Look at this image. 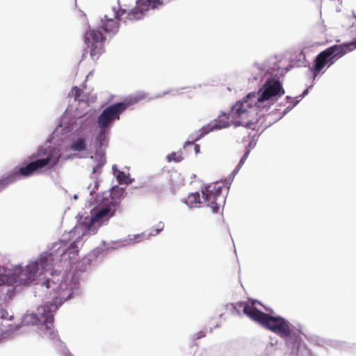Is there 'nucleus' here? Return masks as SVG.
I'll use <instances>...</instances> for the list:
<instances>
[{"label": "nucleus", "instance_id": "nucleus-2", "mask_svg": "<svg viewBox=\"0 0 356 356\" xmlns=\"http://www.w3.org/2000/svg\"><path fill=\"white\" fill-rule=\"evenodd\" d=\"M54 264L55 254L45 252L41 254L37 260L31 261L24 269H21L17 273L0 274V287L13 284H37L39 281L42 283L47 277L43 279L41 277L51 270Z\"/></svg>", "mask_w": 356, "mask_h": 356}, {"label": "nucleus", "instance_id": "nucleus-19", "mask_svg": "<svg viewBox=\"0 0 356 356\" xmlns=\"http://www.w3.org/2000/svg\"><path fill=\"white\" fill-rule=\"evenodd\" d=\"M167 159L169 162H180L183 160V156L181 152H172L168 155Z\"/></svg>", "mask_w": 356, "mask_h": 356}, {"label": "nucleus", "instance_id": "nucleus-22", "mask_svg": "<svg viewBox=\"0 0 356 356\" xmlns=\"http://www.w3.org/2000/svg\"><path fill=\"white\" fill-rule=\"evenodd\" d=\"M12 184L10 182V179H8V175L6 177H3L0 180V191H1L3 188L8 186L9 184Z\"/></svg>", "mask_w": 356, "mask_h": 356}, {"label": "nucleus", "instance_id": "nucleus-11", "mask_svg": "<svg viewBox=\"0 0 356 356\" xmlns=\"http://www.w3.org/2000/svg\"><path fill=\"white\" fill-rule=\"evenodd\" d=\"M51 277H46L42 282V286H45L47 289H52L56 293H60L62 291H65L69 289L71 291V287H70V283L67 282V280L63 277L60 283V273L57 271H52L50 273Z\"/></svg>", "mask_w": 356, "mask_h": 356}, {"label": "nucleus", "instance_id": "nucleus-8", "mask_svg": "<svg viewBox=\"0 0 356 356\" xmlns=\"http://www.w3.org/2000/svg\"><path fill=\"white\" fill-rule=\"evenodd\" d=\"M223 186L218 183L211 184L202 190V198L206 204L213 212H218L225 202V197L222 193Z\"/></svg>", "mask_w": 356, "mask_h": 356}, {"label": "nucleus", "instance_id": "nucleus-16", "mask_svg": "<svg viewBox=\"0 0 356 356\" xmlns=\"http://www.w3.org/2000/svg\"><path fill=\"white\" fill-rule=\"evenodd\" d=\"M70 149L73 151L81 152L86 149V143L83 138H78L74 140L71 144Z\"/></svg>", "mask_w": 356, "mask_h": 356}, {"label": "nucleus", "instance_id": "nucleus-26", "mask_svg": "<svg viewBox=\"0 0 356 356\" xmlns=\"http://www.w3.org/2000/svg\"><path fill=\"white\" fill-rule=\"evenodd\" d=\"M286 99L287 102H290V103L293 101V98H291V97H289V96L286 97Z\"/></svg>", "mask_w": 356, "mask_h": 356}, {"label": "nucleus", "instance_id": "nucleus-10", "mask_svg": "<svg viewBox=\"0 0 356 356\" xmlns=\"http://www.w3.org/2000/svg\"><path fill=\"white\" fill-rule=\"evenodd\" d=\"M163 5L161 0H137L136 6L127 13V19L131 21L143 19L149 9L158 8Z\"/></svg>", "mask_w": 356, "mask_h": 356}, {"label": "nucleus", "instance_id": "nucleus-17", "mask_svg": "<svg viewBox=\"0 0 356 356\" xmlns=\"http://www.w3.org/2000/svg\"><path fill=\"white\" fill-rule=\"evenodd\" d=\"M187 202L192 207H200V204H202L200 195L198 193H194L189 195Z\"/></svg>", "mask_w": 356, "mask_h": 356}, {"label": "nucleus", "instance_id": "nucleus-15", "mask_svg": "<svg viewBox=\"0 0 356 356\" xmlns=\"http://www.w3.org/2000/svg\"><path fill=\"white\" fill-rule=\"evenodd\" d=\"M79 250L75 242L70 244L67 249L58 250L57 254H59L60 257L68 254L69 259H75L78 255Z\"/></svg>", "mask_w": 356, "mask_h": 356}, {"label": "nucleus", "instance_id": "nucleus-12", "mask_svg": "<svg viewBox=\"0 0 356 356\" xmlns=\"http://www.w3.org/2000/svg\"><path fill=\"white\" fill-rule=\"evenodd\" d=\"M115 211V204L113 202L108 204L106 207L99 209L91 218L88 224V230L95 232L97 227L95 225H100L101 222L111 217Z\"/></svg>", "mask_w": 356, "mask_h": 356}, {"label": "nucleus", "instance_id": "nucleus-18", "mask_svg": "<svg viewBox=\"0 0 356 356\" xmlns=\"http://www.w3.org/2000/svg\"><path fill=\"white\" fill-rule=\"evenodd\" d=\"M100 129H101V130H100L99 133L98 134L96 139L99 143V147H102L104 144V142L106 140L107 131L106 130V128H100Z\"/></svg>", "mask_w": 356, "mask_h": 356}, {"label": "nucleus", "instance_id": "nucleus-24", "mask_svg": "<svg viewBox=\"0 0 356 356\" xmlns=\"http://www.w3.org/2000/svg\"><path fill=\"white\" fill-rule=\"evenodd\" d=\"M200 147L199 145H195V151L197 154L200 152Z\"/></svg>", "mask_w": 356, "mask_h": 356}, {"label": "nucleus", "instance_id": "nucleus-6", "mask_svg": "<svg viewBox=\"0 0 356 356\" xmlns=\"http://www.w3.org/2000/svg\"><path fill=\"white\" fill-rule=\"evenodd\" d=\"M145 94H138L127 98L123 102L115 103L106 108L99 116L97 122L100 128H107L113 121L120 119V115L128 107L146 98Z\"/></svg>", "mask_w": 356, "mask_h": 356}, {"label": "nucleus", "instance_id": "nucleus-21", "mask_svg": "<svg viewBox=\"0 0 356 356\" xmlns=\"http://www.w3.org/2000/svg\"><path fill=\"white\" fill-rule=\"evenodd\" d=\"M114 175L117 177V179L118 180L120 184H122L125 181V179L127 178L126 175L124 172L120 171V170H114Z\"/></svg>", "mask_w": 356, "mask_h": 356}, {"label": "nucleus", "instance_id": "nucleus-27", "mask_svg": "<svg viewBox=\"0 0 356 356\" xmlns=\"http://www.w3.org/2000/svg\"><path fill=\"white\" fill-rule=\"evenodd\" d=\"M298 101L293 102L292 106H295L298 104Z\"/></svg>", "mask_w": 356, "mask_h": 356}, {"label": "nucleus", "instance_id": "nucleus-20", "mask_svg": "<svg viewBox=\"0 0 356 356\" xmlns=\"http://www.w3.org/2000/svg\"><path fill=\"white\" fill-rule=\"evenodd\" d=\"M81 93H82V90L79 88L75 86V87L72 88L69 95H70V97H73L74 99V100L76 101V100H79V98L80 97Z\"/></svg>", "mask_w": 356, "mask_h": 356}, {"label": "nucleus", "instance_id": "nucleus-9", "mask_svg": "<svg viewBox=\"0 0 356 356\" xmlns=\"http://www.w3.org/2000/svg\"><path fill=\"white\" fill-rule=\"evenodd\" d=\"M105 40V37L99 30H90L86 32L84 42L92 60H97L103 53Z\"/></svg>", "mask_w": 356, "mask_h": 356}, {"label": "nucleus", "instance_id": "nucleus-25", "mask_svg": "<svg viewBox=\"0 0 356 356\" xmlns=\"http://www.w3.org/2000/svg\"><path fill=\"white\" fill-rule=\"evenodd\" d=\"M5 312H6L4 310L1 309L0 310V317L5 318H6L5 314H4Z\"/></svg>", "mask_w": 356, "mask_h": 356}, {"label": "nucleus", "instance_id": "nucleus-23", "mask_svg": "<svg viewBox=\"0 0 356 356\" xmlns=\"http://www.w3.org/2000/svg\"><path fill=\"white\" fill-rule=\"evenodd\" d=\"M245 156H244L241 159V161H240L239 163L238 164V165H237V167H236L237 168H239L243 165V163H244V160H245Z\"/></svg>", "mask_w": 356, "mask_h": 356}, {"label": "nucleus", "instance_id": "nucleus-13", "mask_svg": "<svg viewBox=\"0 0 356 356\" xmlns=\"http://www.w3.org/2000/svg\"><path fill=\"white\" fill-rule=\"evenodd\" d=\"M125 13L124 10H119L115 11L114 14L115 18H108L107 15H105L104 19H102L103 25L102 29L106 33H115L119 29V21L120 17Z\"/></svg>", "mask_w": 356, "mask_h": 356}, {"label": "nucleus", "instance_id": "nucleus-28", "mask_svg": "<svg viewBox=\"0 0 356 356\" xmlns=\"http://www.w3.org/2000/svg\"><path fill=\"white\" fill-rule=\"evenodd\" d=\"M307 91H308V90H307H307H305L304 91V92H303V95H306V94L307 93Z\"/></svg>", "mask_w": 356, "mask_h": 356}, {"label": "nucleus", "instance_id": "nucleus-14", "mask_svg": "<svg viewBox=\"0 0 356 356\" xmlns=\"http://www.w3.org/2000/svg\"><path fill=\"white\" fill-rule=\"evenodd\" d=\"M58 298L54 299V302L50 304L49 308L44 309L42 314L40 321L45 325L47 329H51V327L54 322V314H52V309L56 310L58 306L56 305L58 300Z\"/></svg>", "mask_w": 356, "mask_h": 356}, {"label": "nucleus", "instance_id": "nucleus-4", "mask_svg": "<svg viewBox=\"0 0 356 356\" xmlns=\"http://www.w3.org/2000/svg\"><path fill=\"white\" fill-rule=\"evenodd\" d=\"M355 49H356V38L350 42L333 45L319 53L314 60L313 66L310 68L313 79H316L326 65H328V67L331 66L338 58Z\"/></svg>", "mask_w": 356, "mask_h": 356}, {"label": "nucleus", "instance_id": "nucleus-7", "mask_svg": "<svg viewBox=\"0 0 356 356\" xmlns=\"http://www.w3.org/2000/svg\"><path fill=\"white\" fill-rule=\"evenodd\" d=\"M284 94V90L280 81L277 79H269L265 82L260 95L256 92H250L243 99L244 102H248L249 110L251 111V113L252 114V113H254L252 108L257 106L258 103L269 100L274 97H281Z\"/></svg>", "mask_w": 356, "mask_h": 356}, {"label": "nucleus", "instance_id": "nucleus-1", "mask_svg": "<svg viewBox=\"0 0 356 356\" xmlns=\"http://www.w3.org/2000/svg\"><path fill=\"white\" fill-rule=\"evenodd\" d=\"M260 304L257 300L250 302H238L234 305V309H243V313L252 321H255L267 330L275 333L284 339L287 343L299 344L301 341L300 331L294 329L291 323L285 318L277 316H273L264 313L256 307V304Z\"/></svg>", "mask_w": 356, "mask_h": 356}, {"label": "nucleus", "instance_id": "nucleus-3", "mask_svg": "<svg viewBox=\"0 0 356 356\" xmlns=\"http://www.w3.org/2000/svg\"><path fill=\"white\" fill-rule=\"evenodd\" d=\"M252 117L248 102H244L243 99L239 100L232 106L231 111L227 114L222 113L217 119L211 121L204 127L201 129L202 131L201 136L213 130L228 127L232 124L252 128L254 122Z\"/></svg>", "mask_w": 356, "mask_h": 356}, {"label": "nucleus", "instance_id": "nucleus-5", "mask_svg": "<svg viewBox=\"0 0 356 356\" xmlns=\"http://www.w3.org/2000/svg\"><path fill=\"white\" fill-rule=\"evenodd\" d=\"M36 159L24 167L15 168L8 175L10 182L16 181L19 177H29L33 175L38 170L44 168L50 164L52 161L53 154L51 150L38 149L36 154L32 156Z\"/></svg>", "mask_w": 356, "mask_h": 356}, {"label": "nucleus", "instance_id": "nucleus-29", "mask_svg": "<svg viewBox=\"0 0 356 356\" xmlns=\"http://www.w3.org/2000/svg\"><path fill=\"white\" fill-rule=\"evenodd\" d=\"M56 161H54L53 163H52V166L56 164Z\"/></svg>", "mask_w": 356, "mask_h": 356}, {"label": "nucleus", "instance_id": "nucleus-30", "mask_svg": "<svg viewBox=\"0 0 356 356\" xmlns=\"http://www.w3.org/2000/svg\"><path fill=\"white\" fill-rule=\"evenodd\" d=\"M96 172L95 168H93V172L95 173Z\"/></svg>", "mask_w": 356, "mask_h": 356}]
</instances>
